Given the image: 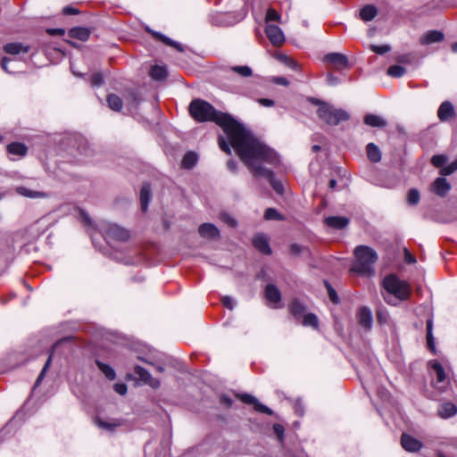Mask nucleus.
<instances>
[{
  "mask_svg": "<svg viewBox=\"0 0 457 457\" xmlns=\"http://www.w3.org/2000/svg\"><path fill=\"white\" fill-rule=\"evenodd\" d=\"M149 32H151V34L154 36V38L160 40L163 44L174 47L179 52H183L184 51V47L182 46L181 44L172 40L171 38L166 37L165 35H163V34H162L160 32L150 30V29H149Z\"/></svg>",
  "mask_w": 457,
  "mask_h": 457,
  "instance_id": "nucleus-24",
  "label": "nucleus"
},
{
  "mask_svg": "<svg viewBox=\"0 0 457 457\" xmlns=\"http://www.w3.org/2000/svg\"><path fill=\"white\" fill-rule=\"evenodd\" d=\"M367 156L372 162H378L381 160V153L379 148L373 143H370L366 146Z\"/></svg>",
  "mask_w": 457,
  "mask_h": 457,
  "instance_id": "nucleus-29",
  "label": "nucleus"
},
{
  "mask_svg": "<svg viewBox=\"0 0 457 457\" xmlns=\"http://www.w3.org/2000/svg\"><path fill=\"white\" fill-rule=\"evenodd\" d=\"M258 102L263 106H272L274 104V102L271 99L267 98H260Z\"/></svg>",
  "mask_w": 457,
  "mask_h": 457,
  "instance_id": "nucleus-64",
  "label": "nucleus"
},
{
  "mask_svg": "<svg viewBox=\"0 0 457 457\" xmlns=\"http://www.w3.org/2000/svg\"><path fill=\"white\" fill-rule=\"evenodd\" d=\"M107 103L109 107L113 112H120L123 106V100L115 94H109L107 96Z\"/></svg>",
  "mask_w": 457,
  "mask_h": 457,
  "instance_id": "nucleus-30",
  "label": "nucleus"
},
{
  "mask_svg": "<svg viewBox=\"0 0 457 457\" xmlns=\"http://www.w3.org/2000/svg\"><path fill=\"white\" fill-rule=\"evenodd\" d=\"M451 188L450 184L445 178H437L431 185V190L439 196H445Z\"/></svg>",
  "mask_w": 457,
  "mask_h": 457,
  "instance_id": "nucleus-16",
  "label": "nucleus"
},
{
  "mask_svg": "<svg viewBox=\"0 0 457 457\" xmlns=\"http://www.w3.org/2000/svg\"><path fill=\"white\" fill-rule=\"evenodd\" d=\"M264 219L267 220H283V217L280 213L278 212V211L274 208H268L266 209L264 212Z\"/></svg>",
  "mask_w": 457,
  "mask_h": 457,
  "instance_id": "nucleus-43",
  "label": "nucleus"
},
{
  "mask_svg": "<svg viewBox=\"0 0 457 457\" xmlns=\"http://www.w3.org/2000/svg\"><path fill=\"white\" fill-rule=\"evenodd\" d=\"M265 33L269 40L274 46H280L285 41V36L281 29L277 25L268 24L265 29Z\"/></svg>",
  "mask_w": 457,
  "mask_h": 457,
  "instance_id": "nucleus-8",
  "label": "nucleus"
},
{
  "mask_svg": "<svg viewBox=\"0 0 457 457\" xmlns=\"http://www.w3.org/2000/svg\"><path fill=\"white\" fill-rule=\"evenodd\" d=\"M6 149L10 154H13V155L21 156V157L25 156L28 152V147L24 144L20 143V142H13V143L9 144L7 145Z\"/></svg>",
  "mask_w": 457,
  "mask_h": 457,
  "instance_id": "nucleus-26",
  "label": "nucleus"
},
{
  "mask_svg": "<svg viewBox=\"0 0 457 457\" xmlns=\"http://www.w3.org/2000/svg\"><path fill=\"white\" fill-rule=\"evenodd\" d=\"M302 325L304 327H312L313 328H317L319 326V320L317 316L314 313H306L300 320Z\"/></svg>",
  "mask_w": 457,
  "mask_h": 457,
  "instance_id": "nucleus-37",
  "label": "nucleus"
},
{
  "mask_svg": "<svg viewBox=\"0 0 457 457\" xmlns=\"http://www.w3.org/2000/svg\"><path fill=\"white\" fill-rule=\"evenodd\" d=\"M430 367L436 375V383L440 384L445 380V372L443 366L437 361H430Z\"/></svg>",
  "mask_w": 457,
  "mask_h": 457,
  "instance_id": "nucleus-32",
  "label": "nucleus"
},
{
  "mask_svg": "<svg viewBox=\"0 0 457 457\" xmlns=\"http://www.w3.org/2000/svg\"><path fill=\"white\" fill-rule=\"evenodd\" d=\"M231 70L237 73L239 76L244 78H248L253 75V71L249 66H233L231 67Z\"/></svg>",
  "mask_w": 457,
  "mask_h": 457,
  "instance_id": "nucleus-40",
  "label": "nucleus"
},
{
  "mask_svg": "<svg viewBox=\"0 0 457 457\" xmlns=\"http://www.w3.org/2000/svg\"><path fill=\"white\" fill-rule=\"evenodd\" d=\"M325 224L335 229H342L348 226L349 219L344 216H328L325 219Z\"/></svg>",
  "mask_w": 457,
  "mask_h": 457,
  "instance_id": "nucleus-19",
  "label": "nucleus"
},
{
  "mask_svg": "<svg viewBox=\"0 0 457 457\" xmlns=\"http://www.w3.org/2000/svg\"><path fill=\"white\" fill-rule=\"evenodd\" d=\"M420 192L416 188H411L407 195V202L410 205H416L420 202Z\"/></svg>",
  "mask_w": 457,
  "mask_h": 457,
  "instance_id": "nucleus-41",
  "label": "nucleus"
},
{
  "mask_svg": "<svg viewBox=\"0 0 457 457\" xmlns=\"http://www.w3.org/2000/svg\"><path fill=\"white\" fill-rule=\"evenodd\" d=\"M113 387L114 391L120 395H124L127 393V386L124 383H116Z\"/></svg>",
  "mask_w": 457,
  "mask_h": 457,
  "instance_id": "nucleus-57",
  "label": "nucleus"
},
{
  "mask_svg": "<svg viewBox=\"0 0 457 457\" xmlns=\"http://www.w3.org/2000/svg\"><path fill=\"white\" fill-rule=\"evenodd\" d=\"M385 290L392 296L385 297V301L392 305H396L397 301L407 300L411 293L409 283L400 279L396 275L390 274L383 279Z\"/></svg>",
  "mask_w": 457,
  "mask_h": 457,
  "instance_id": "nucleus-3",
  "label": "nucleus"
},
{
  "mask_svg": "<svg viewBox=\"0 0 457 457\" xmlns=\"http://www.w3.org/2000/svg\"><path fill=\"white\" fill-rule=\"evenodd\" d=\"M454 108L451 102L445 101L441 104V105L438 108L436 114H453Z\"/></svg>",
  "mask_w": 457,
  "mask_h": 457,
  "instance_id": "nucleus-42",
  "label": "nucleus"
},
{
  "mask_svg": "<svg viewBox=\"0 0 457 457\" xmlns=\"http://www.w3.org/2000/svg\"><path fill=\"white\" fill-rule=\"evenodd\" d=\"M455 170H457V160H454L450 164L444 166L440 170V175L441 176H448L453 173Z\"/></svg>",
  "mask_w": 457,
  "mask_h": 457,
  "instance_id": "nucleus-46",
  "label": "nucleus"
},
{
  "mask_svg": "<svg viewBox=\"0 0 457 457\" xmlns=\"http://www.w3.org/2000/svg\"><path fill=\"white\" fill-rule=\"evenodd\" d=\"M134 372L137 376H138L141 381L150 386L151 387L158 388L160 386V381L156 378H154L148 370H146L145 368L141 366H136L134 368Z\"/></svg>",
  "mask_w": 457,
  "mask_h": 457,
  "instance_id": "nucleus-11",
  "label": "nucleus"
},
{
  "mask_svg": "<svg viewBox=\"0 0 457 457\" xmlns=\"http://www.w3.org/2000/svg\"><path fill=\"white\" fill-rule=\"evenodd\" d=\"M90 30L84 27H74L68 31V36L80 41H87L90 37Z\"/></svg>",
  "mask_w": 457,
  "mask_h": 457,
  "instance_id": "nucleus-22",
  "label": "nucleus"
},
{
  "mask_svg": "<svg viewBox=\"0 0 457 457\" xmlns=\"http://www.w3.org/2000/svg\"><path fill=\"white\" fill-rule=\"evenodd\" d=\"M199 235L208 239H215L220 237L217 227L212 223H204L198 228Z\"/></svg>",
  "mask_w": 457,
  "mask_h": 457,
  "instance_id": "nucleus-15",
  "label": "nucleus"
},
{
  "mask_svg": "<svg viewBox=\"0 0 457 457\" xmlns=\"http://www.w3.org/2000/svg\"><path fill=\"white\" fill-rule=\"evenodd\" d=\"M95 422L99 428L109 431H113L119 426V423L106 422L99 418L96 419Z\"/></svg>",
  "mask_w": 457,
  "mask_h": 457,
  "instance_id": "nucleus-45",
  "label": "nucleus"
},
{
  "mask_svg": "<svg viewBox=\"0 0 457 457\" xmlns=\"http://www.w3.org/2000/svg\"><path fill=\"white\" fill-rule=\"evenodd\" d=\"M378 14V9L373 4H367L360 11V18L364 21H372Z\"/></svg>",
  "mask_w": 457,
  "mask_h": 457,
  "instance_id": "nucleus-27",
  "label": "nucleus"
},
{
  "mask_svg": "<svg viewBox=\"0 0 457 457\" xmlns=\"http://www.w3.org/2000/svg\"><path fill=\"white\" fill-rule=\"evenodd\" d=\"M197 154L194 152L187 153L181 162V166L184 169H192L197 162Z\"/></svg>",
  "mask_w": 457,
  "mask_h": 457,
  "instance_id": "nucleus-31",
  "label": "nucleus"
},
{
  "mask_svg": "<svg viewBox=\"0 0 457 457\" xmlns=\"http://www.w3.org/2000/svg\"><path fill=\"white\" fill-rule=\"evenodd\" d=\"M265 297L273 305L274 308L278 307L281 301V293L278 288L272 284H269L265 287Z\"/></svg>",
  "mask_w": 457,
  "mask_h": 457,
  "instance_id": "nucleus-13",
  "label": "nucleus"
},
{
  "mask_svg": "<svg viewBox=\"0 0 457 457\" xmlns=\"http://www.w3.org/2000/svg\"><path fill=\"white\" fill-rule=\"evenodd\" d=\"M279 60L292 70H298L299 68L298 62L287 55H281Z\"/></svg>",
  "mask_w": 457,
  "mask_h": 457,
  "instance_id": "nucleus-48",
  "label": "nucleus"
},
{
  "mask_svg": "<svg viewBox=\"0 0 457 457\" xmlns=\"http://www.w3.org/2000/svg\"><path fill=\"white\" fill-rule=\"evenodd\" d=\"M457 412L456 406L452 403H445L442 404L438 409V414L440 417L446 419L453 417Z\"/></svg>",
  "mask_w": 457,
  "mask_h": 457,
  "instance_id": "nucleus-28",
  "label": "nucleus"
},
{
  "mask_svg": "<svg viewBox=\"0 0 457 457\" xmlns=\"http://www.w3.org/2000/svg\"><path fill=\"white\" fill-rule=\"evenodd\" d=\"M141 100V96L137 89L130 88L124 93L125 104L130 110L136 108Z\"/></svg>",
  "mask_w": 457,
  "mask_h": 457,
  "instance_id": "nucleus-17",
  "label": "nucleus"
},
{
  "mask_svg": "<svg viewBox=\"0 0 457 457\" xmlns=\"http://www.w3.org/2000/svg\"><path fill=\"white\" fill-rule=\"evenodd\" d=\"M324 60L334 64L337 69H343L348 66V58L340 53H329L325 55Z\"/></svg>",
  "mask_w": 457,
  "mask_h": 457,
  "instance_id": "nucleus-12",
  "label": "nucleus"
},
{
  "mask_svg": "<svg viewBox=\"0 0 457 457\" xmlns=\"http://www.w3.org/2000/svg\"><path fill=\"white\" fill-rule=\"evenodd\" d=\"M105 237L109 242H126L129 239V231L116 225L110 224L104 229Z\"/></svg>",
  "mask_w": 457,
  "mask_h": 457,
  "instance_id": "nucleus-5",
  "label": "nucleus"
},
{
  "mask_svg": "<svg viewBox=\"0 0 457 457\" xmlns=\"http://www.w3.org/2000/svg\"><path fill=\"white\" fill-rule=\"evenodd\" d=\"M404 253V262L408 264L416 263V258L411 254V253L405 247L403 250Z\"/></svg>",
  "mask_w": 457,
  "mask_h": 457,
  "instance_id": "nucleus-56",
  "label": "nucleus"
},
{
  "mask_svg": "<svg viewBox=\"0 0 457 457\" xmlns=\"http://www.w3.org/2000/svg\"><path fill=\"white\" fill-rule=\"evenodd\" d=\"M401 445L403 448L410 453L419 452L423 445L422 443L408 434H403L401 436Z\"/></svg>",
  "mask_w": 457,
  "mask_h": 457,
  "instance_id": "nucleus-10",
  "label": "nucleus"
},
{
  "mask_svg": "<svg viewBox=\"0 0 457 457\" xmlns=\"http://www.w3.org/2000/svg\"><path fill=\"white\" fill-rule=\"evenodd\" d=\"M221 219L226 222L228 223V225H230L231 227H236L237 225V221L236 220H234L232 217H230L228 214L227 213H223L221 214Z\"/></svg>",
  "mask_w": 457,
  "mask_h": 457,
  "instance_id": "nucleus-61",
  "label": "nucleus"
},
{
  "mask_svg": "<svg viewBox=\"0 0 457 457\" xmlns=\"http://www.w3.org/2000/svg\"><path fill=\"white\" fill-rule=\"evenodd\" d=\"M308 101L312 104L319 106L318 112L319 114H347L346 111L343 109H337L328 103L323 102L315 97H309Z\"/></svg>",
  "mask_w": 457,
  "mask_h": 457,
  "instance_id": "nucleus-6",
  "label": "nucleus"
},
{
  "mask_svg": "<svg viewBox=\"0 0 457 457\" xmlns=\"http://www.w3.org/2000/svg\"><path fill=\"white\" fill-rule=\"evenodd\" d=\"M96 364L109 380H113L116 378V373L110 365L105 364L98 360L96 361Z\"/></svg>",
  "mask_w": 457,
  "mask_h": 457,
  "instance_id": "nucleus-34",
  "label": "nucleus"
},
{
  "mask_svg": "<svg viewBox=\"0 0 457 457\" xmlns=\"http://www.w3.org/2000/svg\"><path fill=\"white\" fill-rule=\"evenodd\" d=\"M364 123L376 128H382L386 125V121L381 116H365Z\"/></svg>",
  "mask_w": 457,
  "mask_h": 457,
  "instance_id": "nucleus-36",
  "label": "nucleus"
},
{
  "mask_svg": "<svg viewBox=\"0 0 457 457\" xmlns=\"http://www.w3.org/2000/svg\"><path fill=\"white\" fill-rule=\"evenodd\" d=\"M447 162V157L445 154H436L431 158L432 164L436 168H443Z\"/></svg>",
  "mask_w": 457,
  "mask_h": 457,
  "instance_id": "nucleus-44",
  "label": "nucleus"
},
{
  "mask_svg": "<svg viewBox=\"0 0 457 457\" xmlns=\"http://www.w3.org/2000/svg\"><path fill=\"white\" fill-rule=\"evenodd\" d=\"M167 75V70L163 66L154 65L150 71V76L155 80H162Z\"/></svg>",
  "mask_w": 457,
  "mask_h": 457,
  "instance_id": "nucleus-35",
  "label": "nucleus"
},
{
  "mask_svg": "<svg viewBox=\"0 0 457 457\" xmlns=\"http://www.w3.org/2000/svg\"><path fill=\"white\" fill-rule=\"evenodd\" d=\"M405 68L400 65L390 66L387 70V74L394 78H401L405 74Z\"/></svg>",
  "mask_w": 457,
  "mask_h": 457,
  "instance_id": "nucleus-39",
  "label": "nucleus"
},
{
  "mask_svg": "<svg viewBox=\"0 0 457 457\" xmlns=\"http://www.w3.org/2000/svg\"><path fill=\"white\" fill-rule=\"evenodd\" d=\"M279 20H280V15L278 14V12H276L272 8L268 9L267 13H266V21H279Z\"/></svg>",
  "mask_w": 457,
  "mask_h": 457,
  "instance_id": "nucleus-54",
  "label": "nucleus"
},
{
  "mask_svg": "<svg viewBox=\"0 0 457 457\" xmlns=\"http://www.w3.org/2000/svg\"><path fill=\"white\" fill-rule=\"evenodd\" d=\"M151 199V187L149 184L145 183L140 190V203L141 209L143 212H145L148 208V204Z\"/></svg>",
  "mask_w": 457,
  "mask_h": 457,
  "instance_id": "nucleus-25",
  "label": "nucleus"
},
{
  "mask_svg": "<svg viewBox=\"0 0 457 457\" xmlns=\"http://www.w3.org/2000/svg\"><path fill=\"white\" fill-rule=\"evenodd\" d=\"M253 246L261 253L264 254H270L271 249L269 245V239L264 234H257L253 238Z\"/></svg>",
  "mask_w": 457,
  "mask_h": 457,
  "instance_id": "nucleus-14",
  "label": "nucleus"
},
{
  "mask_svg": "<svg viewBox=\"0 0 457 457\" xmlns=\"http://www.w3.org/2000/svg\"><path fill=\"white\" fill-rule=\"evenodd\" d=\"M197 122L214 121L226 134L229 144L234 147L240 159L255 177L266 178L272 188L278 193H283V185L274 178L272 170L258 164L262 161L270 164L279 163L278 154L255 137L244 124L233 116H193Z\"/></svg>",
  "mask_w": 457,
  "mask_h": 457,
  "instance_id": "nucleus-1",
  "label": "nucleus"
},
{
  "mask_svg": "<svg viewBox=\"0 0 457 457\" xmlns=\"http://www.w3.org/2000/svg\"><path fill=\"white\" fill-rule=\"evenodd\" d=\"M303 252H308V249L303 245L295 243L290 245V253L294 256H298Z\"/></svg>",
  "mask_w": 457,
  "mask_h": 457,
  "instance_id": "nucleus-50",
  "label": "nucleus"
},
{
  "mask_svg": "<svg viewBox=\"0 0 457 457\" xmlns=\"http://www.w3.org/2000/svg\"><path fill=\"white\" fill-rule=\"evenodd\" d=\"M30 50V46L23 45L20 42L7 43L4 46V51L8 54H19L21 53L27 54Z\"/></svg>",
  "mask_w": 457,
  "mask_h": 457,
  "instance_id": "nucleus-20",
  "label": "nucleus"
},
{
  "mask_svg": "<svg viewBox=\"0 0 457 457\" xmlns=\"http://www.w3.org/2000/svg\"><path fill=\"white\" fill-rule=\"evenodd\" d=\"M237 398L240 399L244 403L253 405L256 411L272 415L273 411L266 405L261 403L253 395L249 394L237 395Z\"/></svg>",
  "mask_w": 457,
  "mask_h": 457,
  "instance_id": "nucleus-7",
  "label": "nucleus"
},
{
  "mask_svg": "<svg viewBox=\"0 0 457 457\" xmlns=\"http://www.w3.org/2000/svg\"><path fill=\"white\" fill-rule=\"evenodd\" d=\"M370 49L376 53V54H384L387 52L390 51L391 47L390 46L388 45H383V46H376V45H371L370 46Z\"/></svg>",
  "mask_w": 457,
  "mask_h": 457,
  "instance_id": "nucleus-52",
  "label": "nucleus"
},
{
  "mask_svg": "<svg viewBox=\"0 0 457 457\" xmlns=\"http://www.w3.org/2000/svg\"><path fill=\"white\" fill-rule=\"evenodd\" d=\"M218 142H219L220 148L223 152H225L228 154H231L230 146H229L228 143L226 141V139L222 136H219Z\"/></svg>",
  "mask_w": 457,
  "mask_h": 457,
  "instance_id": "nucleus-53",
  "label": "nucleus"
},
{
  "mask_svg": "<svg viewBox=\"0 0 457 457\" xmlns=\"http://www.w3.org/2000/svg\"><path fill=\"white\" fill-rule=\"evenodd\" d=\"M323 120L324 122H326L328 125L330 126H337L340 123L342 120H347L349 116H319Z\"/></svg>",
  "mask_w": 457,
  "mask_h": 457,
  "instance_id": "nucleus-38",
  "label": "nucleus"
},
{
  "mask_svg": "<svg viewBox=\"0 0 457 457\" xmlns=\"http://www.w3.org/2000/svg\"><path fill=\"white\" fill-rule=\"evenodd\" d=\"M104 83L103 75L99 72L94 73L90 78L92 87H100Z\"/></svg>",
  "mask_w": 457,
  "mask_h": 457,
  "instance_id": "nucleus-51",
  "label": "nucleus"
},
{
  "mask_svg": "<svg viewBox=\"0 0 457 457\" xmlns=\"http://www.w3.org/2000/svg\"><path fill=\"white\" fill-rule=\"evenodd\" d=\"M355 261L351 270L361 276H371L375 273L374 263L378 254L374 249L367 245H358L354 249Z\"/></svg>",
  "mask_w": 457,
  "mask_h": 457,
  "instance_id": "nucleus-2",
  "label": "nucleus"
},
{
  "mask_svg": "<svg viewBox=\"0 0 457 457\" xmlns=\"http://www.w3.org/2000/svg\"><path fill=\"white\" fill-rule=\"evenodd\" d=\"M189 114H228L217 111L211 104L203 99H194L188 106Z\"/></svg>",
  "mask_w": 457,
  "mask_h": 457,
  "instance_id": "nucleus-4",
  "label": "nucleus"
},
{
  "mask_svg": "<svg viewBox=\"0 0 457 457\" xmlns=\"http://www.w3.org/2000/svg\"><path fill=\"white\" fill-rule=\"evenodd\" d=\"M273 83L281 86H288V80L284 77H272L270 79Z\"/></svg>",
  "mask_w": 457,
  "mask_h": 457,
  "instance_id": "nucleus-58",
  "label": "nucleus"
},
{
  "mask_svg": "<svg viewBox=\"0 0 457 457\" xmlns=\"http://www.w3.org/2000/svg\"><path fill=\"white\" fill-rule=\"evenodd\" d=\"M79 12V11L77 8L72 7V6H65L62 9V13L65 15H74V14H78Z\"/></svg>",
  "mask_w": 457,
  "mask_h": 457,
  "instance_id": "nucleus-60",
  "label": "nucleus"
},
{
  "mask_svg": "<svg viewBox=\"0 0 457 457\" xmlns=\"http://www.w3.org/2000/svg\"><path fill=\"white\" fill-rule=\"evenodd\" d=\"M222 302V304L229 309V310H232L234 308V302H233V299L229 296H224L221 300Z\"/></svg>",
  "mask_w": 457,
  "mask_h": 457,
  "instance_id": "nucleus-59",
  "label": "nucleus"
},
{
  "mask_svg": "<svg viewBox=\"0 0 457 457\" xmlns=\"http://www.w3.org/2000/svg\"><path fill=\"white\" fill-rule=\"evenodd\" d=\"M358 323L366 330H370L372 328L373 319L372 312L369 307L362 306L357 312Z\"/></svg>",
  "mask_w": 457,
  "mask_h": 457,
  "instance_id": "nucleus-9",
  "label": "nucleus"
},
{
  "mask_svg": "<svg viewBox=\"0 0 457 457\" xmlns=\"http://www.w3.org/2000/svg\"><path fill=\"white\" fill-rule=\"evenodd\" d=\"M46 32L51 36H63L65 29H48Z\"/></svg>",
  "mask_w": 457,
  "mask_h": 457,
  "instance_id": "nucleus-62",
  "label": "nucleus"
},
{
  "mask_svg": "<svg viewBox=\"0 0 457 457\" xmlns=\"http://www.w3.org/2000/svg\"><path fill=\"white\" fill-rule=\"evenodd\" d=\"M445 36L439 30H429L420 37L421 45H430L443 41Z\"/></svg>",
  "mask_w": 457,
  "mask_h": 457,
  "instance_id": "nucleus-21",
  "label": "nucleus"
},
{
  "mask_svg": "<svg viewBox=\"0 0 457 457\" xmlns=\"http://www.w3.org/2000/svg\"><path fill=\"white\" fill-rule=\"evenodd\" d=\"M273 431L275 435L278 436L279 440H282L284 437L285 428L282 425L276 423L273 425Z\"/></svg>",
  "mask_w": 457,
  "mask_h": 457,
  "instance_id": "nucleus-55",
  "label": "nucleus"
},
{
  "mask_svg": "<svg viewBox=\"0 0 457 457\" xmlns=\"http://www.w3.org/2000/svg\"><path fill=\"white\" fill-rule=\"evenodd\" d=\"M433 320L431 319L427 320V345L428 349L435 353H436V345L435 339L433 337Z\"/></svg>",
  "mask_w": 457,
  "mask_h": 457,
  "instance_id": "nucleus-33",
  "label": "nucleus"
},
{
  "mask_svg": "<svg viewBox=\"0 0 457 457\" xmlns=\"http://www.w3.org/2000/svg\"><path fill=\"white\" fill-rule=\"evenodd\" d=\"M325 286L328 290L330 301L334 303H337L339 302V298L337 296L336 290L331 287V285L328 281H325Z\"/></svg>",
  "mask_w": 457,
  "mask_h": 457,
  "instance_id": "nucleus-49",
  "label": "nucleus"
},
{
  "mask_svg": "<svg viewBox=\"0 0 457 457\" xmlns=\"http://www.w3.org/2000/svg\"><path fill=\"white\" fill-rule=\"evenodd\" d=\"M11 62V59L8 57H4L1 62L2 69L8 73H11V71L8 70L7 64Z\"/></svg>",
  "mask_w": 457,
  "mask_h": 457,
  "instance_id": "nucleus-63",
  "label": "nucleus"
},
{
  "mask_svg": "<svg viewBox=\"0 0 457 457\" xmlns=\"http://www.w3.org/2000/svg\"><path fill=\"white\" fill-rule=\"evenodd\" d=\"M289 312L291 315L296 320H300L302 317L304 315L306 307L305 305L297 298L293 299L288 305Z\"/></svg>",
  "mask_w": 457,
  "mask_h": 457,
  "instance_id": "nucleus-18",
  "label": "nucleus"
},
{
  "mask_svg": "<svg viewBox=\"0 0 457 457\" xmlns=\"http://www.w3.org/2000/svg\"><path fill=\"white\" fill-rule=\"evenodd\" d=\"M52 354H53V353H50L48 359L46 360V363H45V365H44V367H43L39 376L37 377V378L36 380L35 386H37L41 383L42 379L45 377V374H46V370L50 367V364H51V361H52Z\"/></svg>",
  "mask_w": 457,
  "mask_h": 457,
  "instance_id": "nucleus-47",
  "label": "nucleus"
},
{
  "mask_svg": "<svg viewBox=\"0 0 457 457\" xmlns=\"http://www.w3.org/2000/svg\"><path fill=\"white\" fill-rule=\"evenodd\" d=\"M15 191L20 195H22V196L28 197V198H32V199L46 198L48 196V195L43 191L31 190V189H29L28 187H22V186L17 187Z\"/></svg>",
  "mask_w": 457,
  "mask_h": 457,
  "instance_id": "nucleus-23",
  "label": "nucleus"
}]
</instances>
